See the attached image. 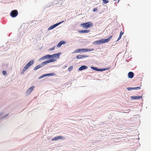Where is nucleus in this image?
Wrapping results in <instances>:
<instances>
[{"label": "nucleus", "mask_w": 151, "mask_h": 151, "mask_svg": "<svg viewBox=\"0 0 151 151\" xmlns=\"http://www.w3.org/2000/svg\"><path fill=\"white\" fill-rule=\"evenodd\" d=\"M34 63V61L33 60H30L29 62L25 66L24 68L22 70L21 72V73H24L25 71L27 70V69Z\"/></svg>", "instance_id": "f257e3e1"}, {"label": "nucleus", "mask_w": 151, "mask_h": 151, "mask_svg": "<svg viewBox=\"0 0 151 151\" xmlns=\"http://www.w3.org/2000/svg\"><path fill=\"white\" fill-rule=\"evenodd\" d=\"M81 26H82L83 28H88L92 27L93 26V24L91 22H88L81 24Z\"/></svg>", "instance_id": "f03ea898"}, {"label": "nucleus", "mask_w": 151, "mask_h": 151, "mask_svg": "<svg viewBox=\"0 0 151 151\" xmlns=\"http://www.w3.org/2000/svg\"><path fill=\"white\" fill-rule=\"evenodd\" d=\"M18 15V12L17 10H12L10 13V16L12 17H15Z\"/></svg>", "instance_id": "7ed1b4c3"}, {"label": "nucleus", "mask_w": 151, "mask_h": 151, "mask_svg": "<svg viewBox=\"0 0 151 151\" xmlns=\"http://www.w3.org/2000/svg\"><path fill=\"white\" fill-rule=\"evenodd\" d=\"M55 61V60L53 59H49L43 62L42 63V64L41 65L42 66H44V65H45L47 63Z\"/></svg>", "instance_id": "20e7f679"}, {"label": "nucleus", "mask_w": 151, "mask_h": 151, "mask_svg": "<svg viewBox=\"0 0 151 151\" xmlns=\"http://www.w3.org/2000/svg\"><path fill=\"white\" fill-rule=\"evenodd\" d=\"M63 22H64L63 21L60 22L58 23L55 24L51 26L48 28V30H50L53 29L54 28H55L59 24H60L62 23Z\"/></svg>", "instance_id": "39448f33"}, {"label": "nucleus", "mask_w": 151, "mask_h": 151, "mask_svg": "<svg viewBox=\"0 0 151 151\" xmlns=\"http://www.w3.org/2000/svg\"><path fill=\"white\" fill-rule=\"evenodd\" d=\"M91 68L92 69L94 70H95L97 71H104V70H106L107 69V68H102V69H99L96 67H94L93 66H91Z\"/></svg>", "instance_id": "423d86ee"}, {"label": "nucleus", "mask_w": 151, "mask_h": 151, "mask_svg": "<svg viewBox=\"0 0 151 151\" xmlns=\"http://www.w3.org/2000/svg\"><path fill=\"white\" fill-rule=\"evenodd\" d=\"M80 50L81 52H83L88 51H91L94 50V49L93 48L91 49L83 48L80 49Z\"/></svg>", "instance_id": "0eeeda50"}, {"label": "nucleus", "mask_w": 151, "mask_h": 151, "mask_svg": "<svg viewBox=\"0 0 151 151\" xmlns=\"http://www.w3.org/2000/svg\"><path fill=\"white\" fill-rule=\"evenodd\" d=\"M103 43H104L103 39H101L99 40L93 42V43L94 45H99Z\"/></svg>", "instance_id": "6e6552de"}, {"label": "nucleus", "mask_w": 151, "mask_h": 151, "mask_svg": "<svg viewBox=\"0 0 151 151\" xmlns=\"http://www.w3.org/2000/svg\"><path fill=\"white\" fill-rule=\"evenodd\" d=\"M88 57V56L86 55H78L76 56V58H77L78 59H83L84 58H87Z\"/></svg>", "instance_id": "1a4fd4ad"}, {"label": "nucleus", "mask_w": 151, "mask_h": 151, "mask_svg": "<svg viewBox=\"0 0 151 151\" xmlns=\"http://www.w3.org/2000/svg\"><path fill=\"white\" fill-rule=\"evenodd\" d=\"M65 138L63 136H59L57 137H55L52 138V141L56 140L59 139H64Z\"/></svg>", "instance_id": "9d476101"}, {"label": "nucleus", "mask_w": 151, "mask_h": 151, "mask_svg": "<svg viewBox=\"0 0 151 151\" xmlns=\"http://www.w3.org/2000/svg\"><path fill=\"white\" fill-rule=\"evenodd\" d=\"M34 88V86H33L30 88L26 91V93L27 94H29L33 90Z\"/></svg>", "instance_id": "9b49d317"}, {"label": "nucleus", "mask_w": 151, "mask_h": 151, "mask_svg": "<svg viewBox=\"0 0 151 151\" xmlns=\"http://www.w3.org/2000/svg\"><path fill=\"white\" fill-rule=\"evenodd\" d=\"M131 98L132 99H142V96H131Z\"/></svg>", "instance_id": "f8f14e48"}, {"label": "nucleus", "mask_w": 151, "mask_h": 151, "mask_svg": "<svg viewBox=\"0 0 151 151\" xmlns=\"http://www.w3.org/2000/svg\"><path fill=\"white\" fill-rule=\"evenodd\" d=\"M128 77L129 78H132L134 77V74L132 72H130L128 73Z\"/></svg>", "instance_id": "ddd939ff"}, {"label": "nucleus", "mask_w": 151, "mask_h": 151, "mask_svg": "<svg viewBox=\"0 0 151 151\" xmlns=\"http://www.w3.org/2000/svg\"><path fill=\"white\" fill-rule=\"evenodd\" d=\"M50 58V55H46L42 57L41 58V59H42V60H44V59H48Z\"/></svg>", "instance_id": "4468645a"}, {"label": "nucleus", "mask_w": 151, "mask_h": 151, "mask_svg": "<svg viewBox=\"0 0 151 151\" xmlns=\"http://www.w3.org/2000/svg\"><path fill=\"white\" fill-rule=\"evenodd\" d=\"M87 68L88 67L87 66L85 65H82L79 68V70L81 71L85 69H87Z\"/></svg>", "instance_id": "2eb2a0df"}, {"label": "nucleus", "mask_w": 151, "mask_h": 151, "mask_svg": "<svg viewBox=\"0 0 151 151\" xmlns=\"http://www.w3.org/2000/svg\"><path fill=\"white\" fill-rule=\"evenodd\" d=\"M65 42L64 41H61L57 45V47H60L63 44H65Z\"/></svg>", "instance_id": "dca6fc26"}, {"label": "nucleus", "mask_w": 151, "mask_h": 151, "mask_svg": "<svg viewBox=\"0 0 151 151\" xmlns=\"http://www.w3.org/2000/svg\"><path fill=\"white\" fill-rule=\"evenodd\" d=\"M90 32L89 30L87 29V30H79L78 32L80 33H88Z\"/></svg>", "instance_id": "f3484780"}, {"label": "nucleus", "mask_w": 151, "mask_h": 151, "mask_svg": "<svg viewBox=\"0 0 151 151\" xmlns=\"http://www.w3.org/2000/svg\"><path fill=\"white\" fill-rule=\"evenodd\" d=\"M112 36H111L109 37L107 39H103L104 43L108 42L112 38Z\"/></svg>", "instance_id": "a211bd4d"}, {"label": "nucleus", "mask_w": 151, "mask_h": 151, "mask_svg": "<svg viewBox=\"0 0 151 151\" xmlns=\"http://www.w3.org/2000/svg\"><path fill=\"white\" fill-rule=\"evenodd\" d=\"M42 67V66L41 65H37L34 68V70H37V69L39 68H40Z\"/></svg>", "instance_id": "6ab92c4d"}, {"label": "nucleus", "mask_w": 151, "mask_h": 151, "mask_svg": "<svg viewBox=\"0 0 151 151\" xmlns=\"http://www.w3.org/2000/svg\"><path fill=\"white\" fill-rule=\"evenodd\" d=\"M123 33H124L123 32H122V31H121V32H120V33L119 36L116 41H118L119 40H120L121 39L122 36L123 35Z\"/></svg>", "instance_id": "aec40b11"}, {"label": "nucleus", "mask_w": 151, "mask_h": 151, "mask_svg": "<svg viewBox=\"0 0 151 151\" xmlns=\"http://www.w3.org/2000/svg\"><path fill=\"white\" fill-rule=\"evenodd\" d=\"M60 54L58 53L54 54V58H58L59 57Z\"/></svg>", "instance_id": "412c9836"}, {"label": "nucleus", "mask_w": 151, "mask_h": 151, "mask_svg": "<svg viewBox=\"0 0 151 151\" xmlns=\"http://www.w3.org/2000/svg\"><path fill=\"white\" fill-rule=\"evenodd\" d=\"M81 52L80 49H77L74 51V53H79Z\"/></svg>", "instance_id": "4be33fe9"}, {"label": "nucleus", "mask_w": 151, "mask_h": 151, "mask_svg": "<svg viewBox=\"0 0 151 151\" xmlns=\"http://www.w3.org/2000/svg\"><path fill=\"white\" fill-rule=\"evenodd\" d=\"M73 69V67L72 66H71L68 68V70L69 71H70L71 70H72Z\"/></svg>", "instance_id": "5701e85b"}, {"label": "nucleus", "mask_w": 151, "mask_h": 151, "mask_svg": "<svg viewBox=\"0 0 151 151\" xmlns=\"http://www.w3.org/2000/svg\"><path fill=\"white\" fill-rule=\"evenodd\" d=\"M141 88V87L140 86H138L136 87H134V90H137L140 89Z\"/></svg>", "instance_id": "b1692460"}, {"label": "nucleus", "mask_w": 151, "mask_h": 151, "mask_svg": "<svg viewBox=\"0 0 151 151\" xmlns=\"http://www.w3.org/2000/svg\"><path fill=\"white\" fill-rule=\"evenodd\" d=\"M47 74H44V75H42V76H40V78H39V79H40V78H42L43 77H45V76H46L47 75Z\"/></svg>", "instance_id": "393cba45"}, {"label": "nucleus", "mask_w": 151, "mask_h": 151, "mask_svg": "<svg viewBox=\"0 0 151 151\" xmlns=\"http://www.w3.org/2000/svg\"><path fill=\"white\" fill-rule=\"evenodd\" d=\"M55 48V46H54L53 47L50 48L49 50L50 51H52L54 50Z\"/></svg>", "instance_id": "a878e982"}, {"label": "nucleus", "mask_w": 151, "mask_h": 151, "mask_svg": "<svg viewBox=\"0 0 151 151\" xmlns=\"http://www.w3.org/2000/svg\"><path fill=\"white\" fill-rule=\"evenodd\" d=\"M127 89H128V91H130V90H134V87L133 88H132V87H131V88H127Z\"/></svg>", "instance_id": "bb28decb"}, {"label": "nucleus", "mask_w": 151, "mask_h": 151, "mask_svg": "<svg viewBox=\"0 0 151 151\" xmlns=\"http://www.w3.org/2000/svg\"><path fill=\"white\" fill-rule=\"evenodd\" d=\"M104 3V4H106L108 3L109 2V1L107 0H102Z\"/></svg>", "instance_id": "cd10ccee"}, {"label": "nucleus", "mask_w": 151, "mask_h": 151, "mask_svg": "<svg viewBox=\"0 0 151 151\" xmlns=\"http://www.w3.org/2000/svg\"><path fill=\"white\" fill-rule=\"evenodd\" d=\"M3 74L4 75H6V71H3Z\"/></svg>", "instance_id": "c85d7f7f"}, {"label": "nucleus", "mask_w": 151, "mask_h": 151, "mask_svg": "<svg viewBox=\"0 0 151 151\" xmlns=\"http://www.w3.org/2000/svg\"><path fill=\"white\" fill-rule=\"evenodd\" d=\"M97 8H95L94 9L93 11L94 12H95V11H97Z\"/></svg>", "instance_id": "c756f323"}, {"label": "nucleus", "mask_w": 151, "mask_h": 151, "mask_svg": "<svg viewBox=\"0 0 151 151\" xmlns=\"http://www.w3.org/2000/svg\"><path fill=\"white\" fill-rule=\"evenodd\" d=\"M54 55H54V54L52 55H50V58H54Z\"/></svg>", "instance_id": "7c9ffc66"}, {"label": "nucleus", "mask_w": 151, "mask_h": 151, "mask_svg": "<svg viewBox=\"0 0 151 151\" xmlns=\"http://www.w3.org/2000/svg\"><path fill=\"white\" fill-rule=\"evenodd\" d=\"M66 67H67V66H64V68H66Z\"/></svg>", "instance_id": "2f4dec72"}, {"label": "nucleus", "mask_w": 151, "mask_h": 151, "mask_svg": "<svg viewBox=\"0 0 151 151\" xmlns=\"http://www.w3.org/2000/svg\"><path fill=\"white\" fill-rule=\"evenodd\" d=\"M1 114H0V116H1Z\"/></svg>", "instance_id": "473e14b6"}, {"label": "nucleus", "mask_w": 151, "mask_h": 151, "mask_svg": "<svg viewBox=\"0 0 151 151\" xmlns=\"http://www.w3.org/2000/svg\"><path fill=\"white\" fill-rule=\"evenodd\" d=\"M48 75H50V73H49V74H48Z\"/></svg>", "instance_id": "72a5a7b5"}]
</instances>
